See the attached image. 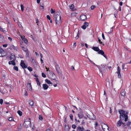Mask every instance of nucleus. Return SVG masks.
Listing matches in <instances>:
<instances>
[{"mask_svg":"<svg viewBox=\"0 0 131 131\" xmlns=\"http://www.w3.org/2000/svg\"><path fill=\"white\" fill-rule=\"evenodd\" d=\"M119 113L120 115L119 116L120 119L118 122L117 123V125L118 127H120L121 124H123L124 125V127L125 124L122 122V120H123L124 118V121H126L128 119V112L127 111H125L123 110H120L119 111Z\"/></svg>","mask_w":131,"mask_h":131,"instance_id":"f257e3e1","label":"nucleus"},{"mask_svg":"<svg viewBox=\"0 0 131 131\" xmlns=\"http://www.w3.org/2000/svg\"><path fill=\"white\" fill-rule=\"evenodd\" d=\"M55 22L57 24L60 25L61 24V15H60V13L59 12L56 13L54 15Z\"/></svg>","mask_w":131,"mask_h":131,"instance_id":"f03ea898","label":"nucleus"},{"mask_svg":"<svg viewBox=\"0 0 131 131\" xmlns=\"http://www.w3.org/2000/svg\"><path fill=\"white\" fill-rule=\"evenodd\" d=\"M79 111L78 114V117L80 119H81L84 117L83 110L80 108H79Z\"/></svg>","mask_w":131,"mask_h":131,"instance_id":"7ed1b4c3","label":"nucleus"},{"mask_svg":"<svg viewBox=\"0 0 131 131\" xmlns=\"http://www.w3.org/2000/svg\"><path fill=\"white\" fill-rule=\"evenodd\" d=\"M24 125L25 127L27 128L30 127L31 125V122L30 121H26V120H25L24 123Z\"/></svg>","mask_w":131,"mask_h":131,"instance_id":"20e7f679","label":"nucleus"},{"mask_svg":"<svg viewBox=\"0 0 131 131\" xmlns=\"http://www.w3.org/2000/svg\"><path fill=\"white\" fill-rule=\"evenodd\" d=\"M55 67L59 75H61V71L59 66L58 64H57L56 65Z\"/></svg>","mask_w":131,"mask_h":131,"instance_id":"39448f33","label":"nucleus"},{"mask_svg":"<svg viewBox=\"0 0 131 131\" xmlns=\"http://www.w3.org/2000/svg\"><path fill=\"white\" fill-rule=\"evenodd\" d=\"M102 127L104 131H105L107 129L108 130V127L106 124L102 123Z\"/></svg>","mask_w":131,"mask_h":131,"instance_id":"423d86ee","label":"nucleus"},{"mask_svg":"<svg viewBox=\"0 0 131 131\" xmlns=\"http://www.w3.org/2000/svg\"><path fill=\"white\" fill-rule=\"evenodd\" d=\"M121 69L119 66L117 67V71L116 72L118 74V77L119 78H121Z\"/></svg>","mask_w":131,"mask_h":131,"instance_id":"0eeeda50","label":"nucleus"},{"mask_svg":"<svg viewBox=\"0 0 131 131\" xmlns=\"http://www.w3.org/2000/svg\"><path fill=\"white\" fill-rule=\"evenodd\" d=\"M89 24L88 23L85 22L84 23L83 25L81 26V28L84 29L88 26Z\"/></svg>","mask_w":131,"mask_h":131,"instance_id":"6e6552de","label":"nucleus"},{"mask_svg":"<svg viewBox=\"0 0 131 131\" xmlns=\"http://www.w3.org/2000/svg\"><path fill=\"white\" fill-rule=\"evenodd\" d=\"M20 65L23 68H26L27 67V66L26 65L24 61L22 60L21 61Z\"/></svg>","mask_w":131,"mask_h":131,"instance_id":"1a4fd4ad","label":"nucleus"},{"mask_svg":"<svg viewBox=\"0 0 131 131\" xmlns=\"http://www.w3.org/2000/svg\"><path fill=\"white\" fill-rule=\"evenodd\" d=\"M101 66H102V67H99V69L100 72H101L102 76H103L102 71H103V70H104L105 68V66L104 65H101Z\"/></svg>","mask_w":131,"mask_h":131,"instance_id":"9d476101","label":"nucleus"},{"mask_svg":"<svg viewBox=\"0 0 131 131\" xmlns=\"http://www.w3.org/2000/svg\"><path fill=\"white\" fill-rule=\"evenodd\" d=\"M80 19L84 21L86 19V16L85 15H81Z\"/></svg>","mask_w":131,"mask_h":131,"instance_id":"9b49d317","label":"nucleus"},{"mask_svg":"<svg viewBox=\"0 0 131 131\" xmlns=\"http://www.w3.org/2000/svg\"><path fill=\"white\" fill-rule=\"evenodd\" d=\"M98 54H101L103 55L105 58L107 59V57L104 54V53L103 51L102 50H99V51Z\"/></svg>","mask_w":131,"mask_h":131,"instance_id":"f8f14e48","label":"nucleus"},{"mask_svg":"<svg viewBox=\"0 0 131 131\" xmlns=\"http://www.w3.org/2000/svg\"><path fill=\"white\" fill-rule=\"evenodd\" d=\"M84 130V128L83 126H78L77 128L76 131H83Z\"/></svg>","mask_w":131,"mask_h":131,"instance_id":"ddd939ff","label":"nucleus"},{"mask_svg":"<svg viewBox=\"0 0 131 131\" xmlns=\"http://www.w3.org/2000/svg\"><path fill=\"white\" fill-rule=\"evenodd\" d=\"M10 60H11L15 61L16 57L15 55L14 54H11L10 57Z\"/></svg>","mask_w":131,"mask_h":131,"instance_id":"4468645a","label":"nucleus"},{"mask_svg":"<svg viewBox=\"0 0 131 131\" xmlns=\"http://www.w3.org/2000/svg\"><path fill=\"white\" fill-rule=\"evenodd\" d=\"M43 88L44 90H47L48 88V86L46 84H43Z\"/></svg>","mask_w":131,"mask_h":131,"instance_id":"2eb2a0df","label":"nucleus"},{"mask_svg":"<svg viewBox=\"0 0 131 131\" xmlns=\"http://www.w3.org/2000/svg\"><path fill=\"white\" fill-rule=\"evenodd\" d=\"M92 48L94 50L96 51H98L100 50L99 49L98 47H93Z\"/></svg>","mask_w":131,"mask_h":131,"instance_id":"dca6fc26","label":"nucleus"},{"mask_svg":"<svg viewBox=\"0 0 131 131\" xmlns=\"http://www.w3.org/2000/svg\"><path fill=\"white\" fill-rule=\"evenodd\" d=\"M15 61L11 60V61L8 62V64L9 65L12 64L13 66H15L16 64V63Z\"/></svg>","mask_w":131,"mask_h":131,"instance_id":"f3484780","label":"nucleus"},{"mask_svg":"<svg viewBox=\"0 0 131 131\" xmlns=\"http://www.w3.org/2000/svg\"><path fill=\"white\" fill-rule=\"evenodd\" d=\"M4 41L3 36L2 35H0V42L2 43Z\"/></svg>","mask_w":131,"mask_h":131,"instance_id":"a211bd4d","label":"nucleus"},{"mask_svg":"<svg viewBox=\"0 0 131 131\" xmlns=\"http://www.w3.org/2000/svg\"><path fill=\"white\" fill-rule=\"evenodd\" d=\"M56 78V76L55 74H54V73H53L52 74V75L51 76V78L52 80H55Z\"/></svg>","mask_w":131,"mask_h":131,"instance_id":"6ab92c4d","label":"nucleus"},{"mask_svg":"<svg viewBox=\"0 0 131 131\" xmlns=\"http://www.w3.org/2000/svg\"><path fill=\"white\" fill-rule=\"evenodd\" d=\"M29 104L31 106H33L34 105V102L32 100H29Z\"/></svg>","mask_w":131,"mask_h":131,"instance_id":"aec40b11","label":"nucleus"},{"mask_svg":"<svg viewBox=\"0 0 131 131\" xmlns=\"http://www.w3.org/2000/svg\"><path fill=\"white\" fill-rule=\"evenodd\" d=\"M9 49L11 50H16V48L15 47L14 45L11 46L9 48Z\"/></svg>","mask_w":131,"mask_h":131,"instance_id":"412c9836","label":"nucleus"},{"mask_svg":"<svg viewBox=\"0 0 131 131\" xmlns=\"http://www.w3.org/2000/svg\"><path fill=\"white\" fill-rule=\"evenodd\" d=\"M27 87L29 90L30 89L31 90H32V87L31 83H29L27 85Z\"/></svg>","mask_w":131,"mask_h":131,"instance_id":"4be33fe9","label":"nucleus"},{"mask_svg":"<svg viewBox=\"0 0 131 131\" xmlns=\"http://www.w3.org/2000/svg\"><path fill=\"white\" fill-rule=\"evenodd\" d=\"M45 82L48 84H51V85H52V83L50 81L48 80V79H46Z\"/></svg>","mask_w":131,"mask_h":131,"instance_id":"5701e85b","label":"nucleus"},{"mask_svg":"<svg viewBox=\"0 0 131 131\" xmlns=\"http://www.w3.org/2000/svg\"><path fill=\"white\" fill-rule=\"evenodd\" d=\"M121 95L123 96H124L125 95V92L124 90H122L121 92Z\"/></svg>","mask_w":131,"mask_h":131,"instance_id":"b1692460","label":"nucleus"},{"mask_svg":"<svg viewBox=\"0 0 131 131\" xmlns=\"http://www.w3.org/2000/svg\"><path fill=\"white\" fill-rule=\"evenodd\" d=\"M36 81L37 83V85L40 86H41L39 80L38 79V78H37L36 79Z\"/></svg>","mask_w":131,"mask_h":131,"instance_id":"393cba45","label":"nucleus"},{"mask_svg":"<svg viewBox=\"0 0 131 131\" xmlns=\"http://www.w3.org/2000/svg\"><path fill=\"white\" fill-rule=\"evenodd\" d=\"M17 113L20 116H21L22 115V112L20 110H19L18 111Z\"/></svg>","mask_w":131,"mask_h":131,"instance_id":"a878e982","label":"nucleus"},{"mask_svg":"<svg viewBox=\"0 0 131 131\" xmlns=\"http://www.w3.org/2000/svg\"><path fill=\"white\" fill-rule=\"evenodd\" d=\"M13 69L16 71H18V67L17 66H14Z\"/></svg>","mask_w":131,"mask_h":131,"instance_id":"bb28decb","label":"nucleus"},{"mask_svg":"<svg viewBox=\"0 0 131 131\" xmlns=\"http://www.w3.org/2000/svg\"><path fill=\"white\" fill-rule=\"evenodd\" d=\"M27 69L30 71H32V68L30 67H28Z\"/></svg>","mask_w":131,"mask_h":131,"instance_id":"cd10ccee","label":"nucleus"},{"mask_svg":"<svg viewBox=\"0 0 131 131\" xmlns=\"http://www.w3.org/2000/svg\"><path fill=\"white\" fill-rule=\"evenodd\" d=\"M22 49L23 51H24L26 52H27V50L28 49H27L26 48H25L24 47H22Z\"/></svg>","mask_w":131,"mask_h":131,"instance_id":"c85d7f7f","label":"nucleus"},{"mask_svg":"<svg viewBox=\"0 0 131 131\" xmlns=\"http://www.w3.org/2000/svg\"><path fill=\"white\" fill-rule=\"evenodd\" d=\"M23 40L24 41V42L25 43H27L28 41L25 38H24Z\"/></svg>","mask_w":131,"mask_h":131,"instance_id":"c756f323","label":"nucleus"},{"mask_svg":"<svg viewBox=\"0 0 131 131\" xmlns=\"http://www.w3.org/2000/svg\"><path fill=\"white\" fill-rule=\"evenodd\" d=\"M70 8L71 9H73L74 8V5L73 4H72L71 5L69 6Z\"/></svg>","mask_w":131,"mask_h":131,"instance_id":"7c9ffc66","label":"nucleus"},{"mask_svg":"<svg viewBox=\"0 0 131 131\" xmlns=\"http://www.w3.org/2000/svg\"><path fill=\"white\" fill-rule=\"evenodd\" d=\"M55 12V10H53V9L51 8V12L52 14L54 13Z\"/></svg>","mask_w":131,"mask_h":131,"instance_id":"2f4dec72","label":"nucleus"},{"mask_svg":"<svg viewBox=\"0 0 131 131\" xmlns=\"http://www.w3.org/2000/svg\"><path fill=\"white\" fill-rule=\"evenodd\" d=\"M21 10L22 11L24 10V6L22 4H21L20 6Z\"/></svg>","mask_w":131,"mask_h":131,"instance_id":"473e14b6","label":"nucleus"},{"mask_svg":"<svg viewBox=\"0 0 131 131\" xmlns=\"http://www.w3.org/2000/svg\"><path fill=\"white\" fill-rule=\"evenodd\" d=\"M79 31H78L77 33V36H76V37H75V38L77 39H78L79 37Z\"/></svg>","mask_w":131,"mask_h":131,"instance_id":"72a5a7b5","label":"nucleus"},{"mask_svg":"<svg viewBox=\"0 0 131 131\" xmlns=\"http://www.w3.org/2000/svg\"><path fill=\"white\" fill-rule=\"evenodd\" d=\"M42 76L43 78H45L46 77V76L45 74L44 73H42Z\"/></svg>","mask_w":131,"mask_h":131,"instance_id":"f704fd0d","label":"nucleus"},{"mask_svg":"<svg viewBox=\"0 0 131 131\" xmlns=\"http://www.w3.org/2000/svg\"><path fill=\"white\" fill-rule=\"evenodd\" d=\"M13 119V118L12 117H10L9 118L8 120L9 121H12Z\"/></svg>","mask_w":131,"mask_h":131,"instance_id":"c9c22d12","label":"nucleus"},{"mask_svg":"<svg viewBox=\"0 0 131 131\" xmlns=\"http://www.w3.org/2000/svg\"><path fill=\"white\" fill-rule=\"evenodd\" d=\"M3 100L2 99H0V104L2 105L3 104Z\"/></svg>","mask_w":131,"mask_h":131,"instance_id":"e433bc0d","label":"nucleus"},{"mask_svg":"<svg viewBox=\"0 0 131 131\" xmlns=\"http://www.w3.org/2000/svg\"><path fill=\"white\" fill-rule=\"evenodd\" d=\"M125 66V64H123L122 65V69L123 70H124V69H126V68H124Z\"/></svg>","mask_w":131,"mask_h":131,"instance_id":"4c0bfd02","label":"nucleus"},{"mask_svg":"<svg viewBox=\"0 0 131 131\" xmlns=\"http://www.w3.org/2000/svg\"><path fill=\"white\" fill-rule=\"evenodd\" d=\"M39 119L40 120H42L43 119L42 116H39Z\"/></svg>","mask_w":131,"mask_h":131,"instance_id":"58836bf2","label":"nucleus"},{"mask_svg":"<svg viewBox=\"0 0 131 131\" xmlns=\"http://www.w3.org/2000/svg\"><path fill=\"white\" fill-rule=\"evenodd\" d=\"M47 17L48 19L49 20H50V19H51V18L49 15H47Z\"/></svg>","mask_w":131,"mask_h":131,"instance_id":"ea45409f","label":"nucleus"},{"mask_svg":"<svg viewBox=\"0 0 131 131\" xmlns=\"http://www.w3.org/2000/svg\"><path fill=\"white\" fill-rule=\"evenodd\" d=\"M72 127L73 128L75 129L77 127H76V126L75 125H72Z\"/></svg>","mask_w":131,"mask_h":131,"instance_id":"a19ab883","label":"nucleus"},{"mask_svg":"<svg viewBox=\"0 0 131 131\" xmlns=\"http://www.w3.org/2000/svg\"><path fill=\"white\" fill-rule=\"evenodd\" d=\"M70 119L72 120H73V115L72 114H71L70 115Z\"/></svg>","mask_w":131,"mask_h":131,"instance_id":"79ce46f5","label":"nucleus"},{"mask_svg":"<svg viewBox=\"0 0 131 131\" xmlns=\"http://www.w3.org/2000/svg\"><path fill=\"white\" fill-rule=\"evenodd\" d=\"M95 6L94 5H92L91 6V9H93L94 8H95Z\"/></svg>","mask_w":131,"mask_h":131,"instance_id":"37998d69","label":"nucleus"},{"mask_svg":"<svg viewBox=\"0 0 131 131\" xmlns=\"http://www.w3.org/2000/svg\"><path fill=\"white\" fill-rule=\"evenodd\" d=\"M82 125H84L85 124V122L84 120H83L81 122Z\"/></svg>","mask_w":131,"mask_h":131,"instance_id":"c03bdc74","label":"nucleus"},{"mask_svg":"<svg viewBox=\"0 0 131 131\" xmlns=\"http://www.w3.org/2000/svg\"><path fill=\"white\" fill-rule=\"evenodd\" d=\"M102 37L103 39L104 40H105V38L104 37V34L103 33H102Z\"/></svg>","mask_w":131,"mask_h":131,"instance_id":"a18cd8bd","label":"nucleus"},{"mask_svg":"<svg viewBox=\"0 0 131 131\" xmlns=\"http://www.w3.org/2000/svg\"><path fill=\"white\" fill-rule=\"evenodd\" d=\"M113 28V27H112L111 28V31H110V32H108V34H110L112 32V31H113V29H112Z\"/></svg>","mask_w":131,"mask_h":131,"instance_id":"49530a36","label":"nucleus"},{"mask_svg":"<svg viewBox=\"0 0 131 131\" xmlns=\"http://www.w3.org/2000/svg\"><path fill=\"white\" fill-rule=\"evenodd\" d=\"M8 39L10 41H12V39L11 37H8Z\"/></svg>","mask_w":131,"mask_h":131,"instance_id":"de8ad7c7","label":"nucleus"},{"mask_svg":"<svg viewBox=\"0 0 131 131\" xmlns=\"http://www.w3.org/2000/svg\"><path fill=\"white\" fill-rule=\"evenodd\" d=\"M71 69L73 70H75L74 67L73 66H71Z\"/></svg>","mask_w":131,"mask_h":131,"instance_id":"09e8293b","label":"nucleus"},{"mask_svg":"<svg viewBox=\"0 0 131 131\" xmlns=\"http://www.w3.org/2000/svg\"><path fill=\"white\" fill-rule=\"evenodd\" d=\"M98 125V123L97 122H96L95 123V127H96Z\"/></svg>","mask_w":131,"mask_h":131,"instance_id":"8fccbe9b","label":"nucleus"},{"mask_svg":"<svg viewBox=\"0 0 131 131\" xmlns=\"http://www.w3.org/2000/svg\"><path fill=\"white\" fill-rule=\"evenodd\" d=\"M3 46L4 47H7V44H4V45H3Z\"/></svg>","mask_w":131,"mask_h":131,"instance_id":"3c124183","label":"nucleus"},{"mask_svg":"<svg viewBox=\"0 0 131 131\" xmlns=\"http://www.w3.org/2000/svg\"><path fill=\"white\" fill-rule=\"evenodd\" d=\"M39 22V21L38 20V19H37V20H36V23H37L38 24H37V25H38L39 24H38V23Z\"/></svg>","mask_w":131,"mask_h":131,"instance_id":"603ef678","label":"nucleus"},{"mask_svg":"<svg viewBox=\"0 0 131 131\" xmlns=\"http://www.w3.org/2000/svg\"><path fill=\"white\" fill-rule=\"evenodd\" d=\"M40 60H41V63H43V60L42 59V58H41Z\"/></svg>","mask_w":131,"mask_h":131,"instance_id":"864d4df0","label":"nucleus"},{"mask_svg":"<svg viewBox=\"0 0 131 131\" xmlns=\"http://www.w3.org/2000/svg\"><path fill=\"white\" fill-rule=\"evenodd\" d=\"M123 4V3L122 2H121L119 3V5L120 6H122Z\"/></svg>","mask_w":131,"mask_h":131,"instance_id":"5fc2aeb1","label":"nucleus"},{"mask_svg":"<svg viewBox=\"0 0 131 131\" xmlns=\"http://www.w3.org/2000/svg\"><path fill=\"white\" fill-rule=\"evenodd\" d=\"M26 56L27 57H29V53L28 52H27V53Z\"/></svg>","mask_w":131,"mask_h":131,"instance_id":"6e6d98bb","label":"nucleus"},{"mask_svg":"<svg viewBox=\"0 0 131 131\" xmlns=\"http://www.w3.org/2000/svg\"><path fill=\"white\" fill-rule=\"evenodd\" d=\"M46 69L47 71H49V68H47V67H46Z\"/></svg>","mask_w":131,"mask_h":131,"instance_id":"4d7b16f0","label":"nucleus"},{"mask_svg":"<svg viewBox=\"0 0 131 131\" xmlns=\"http://www.w3.org/2000/svg\"><path fill=\"white\" fill-rule=\"evenodd\" d=\"M40 0H37V3H40Z\"/></svg>","mask_w":131,"mask_h":131,"instance_id":"13d9d810","label":"nucleus"},{"mask_svg":"<svg viewBox=\"0 0 131 131\" xmlns=\"http://www.w3.org/2000/svg\"><path fill=\"white\" fill-rule=\"evenodd\" d=\"M40 6L42 8H41V9H43V6H42L41 5H40Z\"/></svg>","mask_w":131,"mask_h":131,"instance_id":"bf43d9fd","label":"nucleus"},{"mask_svg":"<svg viewBox=\"0 0 131 131\" xmlns=\"http://www.w3.org/2000/svg\"><path fill=\"white\" fill-rule=\"evenodd\" d=\"M76 46V43L75 42L74 43L73 46L75 47Z\"/></svg>","mask_w":131,"mask_h":131,"instance_id":"052dcab7","label":"nucleus"},{"mask_svg":"<svg viewBox=\"0 0 131 131\" xmlns=\"http://www.w3.org/2000/svg\"><path fill=\"white\" fill-rule=\"evenodd\" d=\"M40 56L41 57V58H42L43 57V56H42V54L41 53L40 54Z\"/></svg>","mask_w":131,"mask_h":131,"instance_id":"680f3d73","label":"nucleus"},{"mask_svg":"<svg viewBox=\"0 0 131 131\" xmlns=\"http://www.w3.org/2000/svg\"><path fill=\"white\" fill-rule=\"evenodd\" d=\"M130 123H131V122H129L127 124V125H129L130 124Z\"/></svg>","mask_w":131,"mask_h":131,"instance_id":"e2e57ef3","label":"nucleus"},{"mask_svg":"<svg viewBox=\"0 0 131 131\" xmlns=\"http://www.w3.org/2000/svg\"><path fill=\"white\" fill-rule=\"evenodd\" d=\"M110 113H112V110L111 108V107H110Z\"/></svg>","mask_w":131,"mask_h":131,"instance_id":"0e129e2a","label":"nucleus"},{"mask_svg":"<svg viewBox=\"0 0 131 131\" xmlns=\"http://www.w3.org/2000/svg\"><path fill=\"white\" fill-rule=\"evenodd\" d=\"M46 131H51L50 129H48L46 130Z\"/></svg>","mask_w":131,"mask_h":131,"instance_id":"69168bd1","label":"nucleus"},{"mask_svg":"<svg viewBox=\"0 0 131 131\" xmlns=\"http://www.w3.org/2000/svg\"><path fill=\"white\" fill-rule=\"evenodd\" d=\"M34 76L35 77H36L37 78H38V76L37 75H36V74Z\"/></svg>","mask_w":131,"mask_h":131,"instance_id":"338daca9","label":"nucleus"},{"mask_svg":"<svg viewBox=\"0 0 131 131\" xmlns=\"http://www.w3.org/2000/svg\"><path fill=\"white\" fill-rule=\"evenodd\" d=\"M85 46L86 47V48H88V45H87V44L86 43H85Z\"/></svg>","mask_w":131,"mask_h":131,"instance_id":"774afa93","label":"nucleus"}]
</instances>
